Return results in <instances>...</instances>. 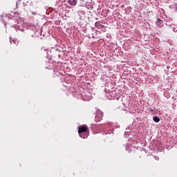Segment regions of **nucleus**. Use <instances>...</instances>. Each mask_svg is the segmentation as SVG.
Masks as SVG:
<instances>
[{"instance_id": "obj_1", "label": "nucleus", "mask_w": 177, "mask_h": 177, "mask_svg": "<svg viewBox=\"0 0 177 177\" xmlns=\"http://www.w3.org/2000/svg\"><path fill=\"white\" fill-rule=\"evenodd\" d=\"M89 131V129L86 124H83L78 127V133L79 136L82 139H86L88 138V133L86 132Z\"/></svg>"}, {"instance_id": "obj_2", "label": "nucleus", "mask_w": 177, "mask_h": 177, "mask_svg": "<svg viewBox=\"0 0 177 177\" xmlns=\"http://www.w3.org/2000/svg\"><path fill=\"white\" fill-rule=\"evenodd\" d=\"M102 117H103V113L102 112H97L95 118V121L96 122H99L102 121V120H103Z\"/></svg>"}, {"instance_id": "obj_3", "label": "nucleus", "mask_w": 177, "mask_h": 177, "mask_svg": "<svg viewBox=\"0 0 177 177\" xmlns=\"http://www.w3.org/2000/svg\"><path fill=\"white\" fill-rule=\"evenodd\" d=\"M68 3L71 6H75V5H77V0H69Z\"/></svg>"}, {"instance_id": "obj_4", "label": "nucleus", "mask_w": 177, "mask_h": 177, "mask_svg": "<svg viewBox=\"0 0 177 177\" xmlns=\"http://www.w3.org/2000/svg\"><path fill=\"white\" fill-rule=\"evenodd\" d=\"M95 26L96 27V28H97L98 30H100L103 28V25L100 24V22L97 21L95 24Z\"/></svg>"}, {"instance_id": "obj_5", "label": "nucleus", "mask_w": 177, "mask_h": 177, "mask_svg": "<svg viewBox=\"0 0 177 177\" xmlns=\"http://www.w3.org/2000/svg\"><path fill=\"white\" fill-rule=\"evenodd\" d=\"M157 27H161V26H162V21L160 19H158L157 21H156V23Z\"/></svg>"}, {"instance_id": "obj_6", "label": "nucleus", "mask_w": 177, "mask_h": 177, "mask_svg": "<svg viewBox=\"0 0 177 177\" xmlns=\"http://www.w3.org/2000/svg\"><path fill=\"white\" fill-rule=\"evenodd\" d=\"M153 121H154V122H160V118L155 116L153 118Z\"/></svg>"}, {"instance_id": "obj_7", "label": "nucleus", "mask_w": 177, "mask_h": 177, "mask_svg": "<svg viewBox=\"0 0 177 177\" xmlns=\"http://www.w3.org/2000/svg\"><path fill=\"white\" fill-rule=\"evenodd\" d=\"M32 15H35V12H32Z\"/></svg>"}]
</instances>
